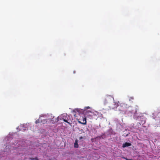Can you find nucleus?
<instances>
[{
	"instance_id": "nucleus-10",
	"label": "nucleus",
	"mask_w": 160,
	"mask_h": 160,
	"mask_svg": "<svg viewBox=\"0 0 160 160\" xmlns=\"http://www.w3.org/2000/svg\"><path fill=\"white\" fill-rule=\"evenodd\" d=\"M120 105L122 107H123L124 108H127V105H125L124 103H121Z\"/></svg>"
},
{
	"instance_id": "nucleus-2",
	"label": "nucleus",
	"mask_w": 160,
	"mask_h": 160,
	"mask_svg": "<svg viewBox=\"0 0 160 160\" xmlns=\"http://www.w3.org/2000/svg\"><path fill=\"white\" fill-rule=\"evenodd\" d=\"M60 120H63L64 122L68 123L69 125H71L72 123L68 121L70 120V116L67 114H63L61 116Z\"/></svg>"
},
{
	"instance_id": "nucleus-13",
	"label": "nucleus",
	"mask_w": 160,
	"mask_h": 160,
	"mask_svg": "<svg viewBox=\"0 0 160 160\" xmlns=\"http://www.w3.org/2000/svg\"><path fill=\"white\" fill-rule=\"evenodd\" d=\"M125 159L126 160H132V159H128L127 158H125Z\"/></svg>"
},
{
	"instance_id": "nucleus-3",
	"label": "nucleus",
	"mask_w": 160,
	"mask_h": 160,
	"mask_svg": "<svg viewBox=\"0 0 160 160\" xmlns=\"http://www.w3.org/2000/svg\"><path fill=\"white\" fill-rule=\"evenodd\" d=\"M91 108L89 106L86 107L84 108L83 109H81L80 108H76L73 110V112H78L79 113H83L87 111L86 110L87 109H88Z\"/></svg>"
},
{
	"instance_id": "nucleus-7",
	"label": "nucleus",
	"mask_w": 160,
	"mask_h": 160,
	"mask_svg": "<svg viewBox=\"0 0 160 160\" xmlns=\"http://www.w3.org/2000/svg\"><path fill=\"white\" fill-rule=\"evenodd\" d=\"M41 118L40 117L38 119L36 120L35 121V123L36 124H38L39 123H41Z\"/></svg>"
},
{
	"instance_id": "nucleus-11",
	"label": "nucleus",
	"mask_w": 160,
	"mask_h": 160,
	"mask_svg": "<svg viewBox=\"0 0 160 160\" xmlns=\"http://www.w3.org/2000/svg\"><path fill=\"white\" fill-rule=\"evenodd\" d=\"M30 159L31 160H38V158L37 157H36L35 158H30Z\"/></svg>"
},
{
	"instance_id": "nucleus-1",
	"label": "nucleus",
	"mask_w": 160,
	"mask_h": 160,
	"mask_svg": "<svg viewBox=\"0 0 160 160\" xmlns=\"http://www.w3.org/2000/svg\"><path fill=\"white\" fill-rule=\"evenodd\" d=\"M93 111V110H87L86 112L83 113H85V115L87 118L90 119H92L94 116H97L96 114L94 113Z\"/></svg>"
},
{
	"instance_id": "nucleus-8",
	"label": "nucleus",
	"mask_w": 160,
	"mask_h": 160,
	"mask_svg": "<svg viewBox=\"0 0 160 160\" xmlns=\"http://www.w3.org/2000/svg\"><path fill=\"white\" fill-rule=\"evenodd\" d=\"M47 119H42L41 118V123L44 124L47 123Z\"/></svg>"
},
{
	"instance_id": "nucleus-5",
	"label": "nucleus",
	"mask_w": 160,
	"mask_h": 160,
	"mask_svg": "<svg viewBox=\"0 0 160 160\" xmlns=\"http://www.w3.org/2000/svg\"><path fill=\"white\" fill-rule=\"evenodd\" d=\"M131 144L129 142H126L122 144V147L123 148H125L127 147H129L131 145Z\"/></svg>"
},
{
	"instance_id": "nucleus-9",
	"label": "nucleus",
	"mask_w": 160,
	"mask_h": 160,
	"mask_svg": "<svg viewBox=\"0 0 160 160\" xmlns=\"http://www.w3.org/2000/svg\"><path fill=\"white\" fill-rule=\"evenodd\" d=\"M78 141L77 140L75 141L74 144V147L75 148H78Z\"/></svg>"
},
{
	"instance_id": "nucleus-14",
	"label": "nucleus",
	"mask_w": 160,
	"mask_h": 160,
	"mask_svg": "<svg viewBox=\"0 0 160 160\" xmlns=\"http://www.w3.org/2000/svg\"><path fill=\"white\" fill-rule=\"evenodd\" d=\"M83 138V137H81L79 138V139H81Z\"/></svg>"
},
{
	"instance_id": "nucleus-4",
	"label": "nucleus",
	"mask_w": 160,
	"mask_h": 160,
	"mask_svg": "<svg viewBox=\"0 0 160 160\" xmlns=\"http://www.w3.org/2000/svg\"><path fill=\"white\" fill-rule=\"evenodd\" d=\"M113 103L114 108H116L119 106L118 103H119V102L118 101H114Z\"/></svg>"
},
{
	"instance_id": "nucleus-6",
	"label": "nucleus",
	"mask_w": 160,
	"mask_h": 160,
	"mask_svg": "<svg viewBox=\"0 0 160 160\" xmlns=\"http://www.w3.org/2000/svg\"><path fill=\"white\" fill-rule=\"evenodd\" d=\"M79 122L82 124L85 125L86 124V118H82V122L80 121H79Z\"/></svg>"
},
{
	"instance_id": "nucleus-12",
	"label": "nucleus",
	"mask_w": 160,
	"mask_h": 160,
	"mask_svg": "<svg viewBox=\"0 0 160 160\" xmlns=\"http://www.w3.org/2000/svg\"><path fill=\"white\" fill-rule=\"evenodd\" d=\"M57 121H56L57 122H58L60 120V119H59V117H58L57 118Z\"/></svg>"
}]
</instances>
